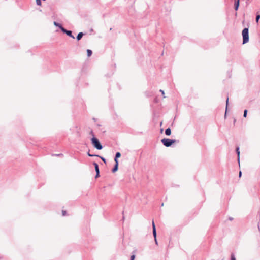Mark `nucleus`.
<instances>
[{"instance_id": "5701e85b", "label": "nucleus", "mask_w": 260, "mask_h": 260, "mask_svg": "<svg viewBox=\"0 0 260 260\" xmlns=\"http://www.w3.org/2000/svg\"><path fill=\"white\" fill-rule=\"evenodd\" d=\"M114 161L115 162V164L118 165V158L115 157Z\"/></svg>"}, {"instance_id": "412c9836", "label": "nucleus", "mask_w": 260, "mask_h": 260, "mask_svg": "<svg viewBox=\"0 0 260 260\" xmlns=\"http://www.w3.org/2000/svg\"><path fill=\"white\" fill-rule=\"evenodd\" d=\"M100 176V171H98V172H96V175L95 178H98Z\"/></svg>"}, {"instance_id": "4be33fe9", "label": "nucleus", "mask_w": 260, "mask_h": 260, "mask_svg": "<svg viewBox=\"0 0 260 260\" xmlns=\"http://www.w3.org/2000/svg\"><path fill=\"white\" fill-rule=\"evenodd\" d=\"M135 258V255L134 254H133L131 256V260H134Z\"/></svg>"}, {"instance_id": "f3484780", "label": "nucleus", "mask_w": 260, "mask_h": 260, "mask_svg": "<svg viewBox=\"0 0 260 260\" xmlns=\"http://www.w3.org/2000/svg\"><path fill=\"white\" fill-rule=\"evenodd\" d=\"M247 110L246 109H245L244 111V114H243V116L244 117H246L247 116Z\"/></svg>"}, {"instance_id": "7ed1b4c3", "label": "nucleus", "mask_w": 260, "mask_h": 260, "mask_svg": "<svg viewBox=\"0 0 260 260\" xmlns=\"http://www.w3.org/2000/svg\"><path fill=\"white\" fill-rule=\"evenodd\" d=\"M243 44H246L249 41L248 28H245L242 30Z\"/></svg>"}, {"instance_id": "aec40b11", "label": "nucleus", "mask_w": 260, "mask_h": 260, "mask_svg": "<svg viewBox=\"0 0 260 260\" xmlns=\"http://www.w3.org/2000/svg\"><path fill=\"white\" fill-rule=\"evenodd\" d=\"M231 260H236L235 256L233 253L231 254Z\"/></svg>"}, {"instance_id": "f8f14e48", "label": "nucleus", "mask_w": 260, "mask_h": 260, "mask_svg": "<svg viewBox=\"0 0 260 260\" xmlns=\"http://www.w3.org/2000/svg\"><path fill=\"white\" fill-rule=\"evenodd\" d=\"M236 153L238 155V161H240V151H239V148L237 147L236 148Z\"/></svg>"}, {"instance_id": "b1692460", "label": "nucleus", "mask_w": 260, "mask_h": 260, "mask_svg": "<svg viewBox=\"0 0 260 260\" xmlns=\"http://www.w3.org/2000/svg\"><path fill=\"white\" fill-rule=\"evenodd\" d=\"M62 215H63V216H65V215H66V212L65 211L63 210V211H62Z\"/></svg>"}, {"instance_id": "1a4fd4ad", "label": "nucleus", "mask_w": 260, "mask_h": 260, "mask_svg": "<svg viewBox=\"0 0 260 260\" xmlns=\"http://www.w3.org/2000/svg\"><path fill=\"white\" fill-rule=\"evenodd\" d=\"M171 134V130L170 128H168L165 130V134L167 136H170Z\"/></svg>"}, {"instance_id": "dca6fc26", "label": "nucleus", "mask_w": 260, "mask_h": 260, "mask_svg": "<svg viewBox=\"0 0 260 260\" xmlns=\"http://www.w3.org/2000/svg\"><path fill=\"white\" fill-rule=\"evenodd\" d=\"M120 156H121V153H120V152H117V153H116L115 157H116V158H118L119 157H120Z\"/></svg>"}, {"instance_id": "393cba45", "label": "nucleus", "mask_w": 260, "mask_h": 260, "mask_svg": "<svg viewBox=\"0 0 260 260\" xmlns=\"http://www.w3.org/2000/svg\"><path fill=\"white\" fill-rule=\"evenodd\" d=\"M228 102H229V98H227L226 99V109H227V107H228Z\"/></svg>"}, {"instance_id": "39448f33", "label": "nucleus", "mask_w": 260, "mask_h": 260, "mask_svg": "<svg viewBox=\"0 0 260 260\" xmlns=\"http://www.w3.org/2000/svg\"><path fill=\"white\" fill-rule=\"evenodd\" d=\"M61 31L64 34H66L67 36L71 37L72 38L75 39V37L73 35H72V32L71 30H68L64 28H63Z\"/></svg>"}, {"instance_id": "9b49d317", "label": "nucleus", "mask_w": 260, "mask_h": 260, "mask_svg": "<svg viewBox=\"0 0 260 260\" xmlns=\"http://www.w3.org/2000/svg\"><path fill=\"white\" fill-rule=\"evenodd\" d=\"M93 164L94 166L95 172H98V171H100L98 164L96 162H93Z\"/></svg>"}, {"instance_id": "f03ea898", "label": "nucleus", "mask_w": 260, "mask_h": 260, "mask_svg": "<svg viewBox=\"0 0 260 260\" xmlns=\"http://www.w3.org/2000/svg\"><path fill=\"white\" fill-rule=\"evenodd\" d=\"M161 142L164 146L168 147L171 146L173 143H175L176 142V140L164 138L161 140Z\"/></svg>"}, {"instance_id": "423d86ee", "label": "nucleus", "mask_w": 260, "mask_h": 260, "mask_svg": "<svg viewBox=\"0 0 260 260\" xmlns=\"http://www.w3.org/2000/svg\"><path fill=\"white\" fill-rule=\"evenodd\" d=\"M240 0H235L234 8L236 11L238 10Z\"/></svg>"}, {"instance_id": "a878e982", "label": "nucleus", "mask_w": 260, "mask_h": 260, "mask_svg": "<svg viewBox=\"0 0 260 260\" xmlns=\"http://www.w3.org/2000/svg\"><path fill=\"white\" fill-rule=\"evenodd\" d=\"M241 175H242V172H241V171H240L239 174V177H240L241 176Z\"/></svg>"}, {"instance_id": "20e7f679", "label": "nucleus", "mask_w": 260, "mask_h": 260, "mask_svg": "<svg viewBox=\"0 0 260 260\" xmlns=\"http://www.w3.org/2000/svg\"><path fill=\"white\" fill-rule=\"evenodd\" d=\"M152 228H153V231H152L153 235L155 239V242L156 244H157V241L156 239V230L155 225V224H154V222L153 221H152Z\"/></svg>"}, {"instance_id": "9d476101", "label": "nucleus", "mask_w": 260, "mask_h": 260, "mask_svg": "<svg viewBox=\"0 0 260 260\" xmlns=\"http://www.w3.org/2000/svg\"><path fill=\"white\" fill-rule=\"evenodd\" d=\"M118 164H115V166H114L113 168L112 169V172L113 173H114L115 172H116L118 170Z\"/></svg>"}, {"instance_id": "4468645a", "label": "nucleus", "mask_w": 260, "mask_h": 260, "mask_svg": "<svg viewBox=\"0 0 260 260\" xmlns=\"http://www.w3.org/2000/svg\"><path fill=\"white\" fill-rule=\"evenodd\" d=\"M259 19H260V15L259 14L256 15L255 20L257 23L258 22Z\"/></svg>"}, {"instance_id": "0eeeda50", "label": "nucleus", "mask_w": 260, "mask_h": 260, "mask_svg": "<svg viewBox=\"0 0 260 260\" xmlns=\"http://www.w3.org/2000/svg\"><path fill=\"white\" fill-rule=\"evenodd\" d=\"M53 24L55 26H57V27H58L60 30L62 31V29L64 28L62 25L61 24H60V23L56 22V21H54L53 22Z\"/></svg>"}, {"instance_id": "f257e3e1", "label": "nucleus", "mask_w": 260, "mask_h": 260, "mask_svg": "<svg viewBox=\"0 0 260 260\" xmlns=\"http://www.w3.org/2000/svg\"><path fill=\"white\" fill-rule=\"evenodd\" d=\"M91 143L94 148L98 150H101L103 148V146L100 143L99 139L94 137L91 138Z\"/></svg>"}, {"instance_id": "2eb2a0df", "label": "nucleus", "mask_w": 260, "mask_h": 260, "mask_svg": "<svg viewBox=\"0 0 260 260\" xmlns=\"http://www.w3.org/2000/svg\"><path fill=\"white\" fill-rule=\"evenodd\" d=\"M87 155L89 156H90V157H93V156H99L98 155H95V154H91L89 152V151H88L87 152Z\"/></svg>"}, {"instance_id": "ddd939ff", "label": "nucleus", "mask_w": 260, "mask_h": 260, "mask_svg": "<svg viewBox=\"0 0 260 260\" xmlns=\"http://www.w3.org/2000/svg\"><path fill=\"white\" fill-rule=\"evenodd\" d=\"M92 52L90 49L87 50V55L88 57H90L92 55Z\"/></svg>"}, {"instance_id": "6ab92c4d", "label": "nucleus", "mask_w": 260, "mask_h": 260, "mask_svg": "<svg viewBox=\"0 0 260 260\" xmlns=\"http://www.w3.org/2000/svg\"><path fill=\"white\" fill-rule=\"evenodd\" d=\"M159 91L161 93L162 95L163 96V98H165V92H164V90H161V89H160V90H159Z\"/></svg>"}, {"instance_id": "6e6552de", "label": "nucleus", "mask_w": 260, "mask_h": 260, "mask_svg": "<svg viewBox=\"0 0 260 260\" xmlns=\"http://www.w3.org/2000/svg\"><path fill=\"white\" fill-rule=\"evenodd\" d=\"M84 35V34L83 32H79L77 37H76V39L78 41H79L81 39V38H82V37Z\"/></svg>"}, {"instance_id": "bb28decb", "label": "nucleus", "mask_w": 260, "mask_h": 260, "mask_svg": "<svg viewBox=\"0 0 260 260\" xmlns=\"http://www.w3.org/2000/svg\"><path fill=\"white\" fill-rule=\"evenodd\" d=\"M55 155L56 156H61V155H62V154H55Z\"/></svg>"}, {"instance_id": "cd10ccee", "label": "nucleus", "mask_w": 260, "mask_h": 260, "mask_svg": "<svg viewBox=\"0 0 260 260\" xmlns=\"http://www.w3.org/2000/svg\"><path fill=\"white\" fill-rule=\"evenodd\" d=\"M91 134H92V135H93V132H92V131H91Z\"/></svg>"}, {"instance_id": "a211bd4d", "label": "nucleus", "mask_w": 260, "mask_h": 260, "mask_svg": "<svg viewBox=\"0 0 260 260\" xmlns=\"http://www.w3.org/2000/svg\"><path fill=\"white\" fill-rule=\"evenodd\" d=\"M102 160L103 162H104L105 163H106V159L102 156H100L99 155V156Z\"/></svg>"}]
</instances>
